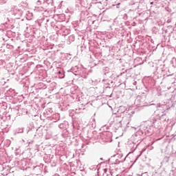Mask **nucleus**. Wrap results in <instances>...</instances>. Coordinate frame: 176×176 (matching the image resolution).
Wrapping results in <instances>:
<instances>
[{
  "instance_id": "1",
  "label": "nucleus",
  "mask_w": 176,
  "mask_h": 176,
  "mask_svg": "<svg viewBox=\"0 0 176 176\" xmlns=\"http://www.w3.org/2000/svg\"><path fill=\"white\" fill-rule=\"evenodd\" d=\"M58 74H59V78H60V79H63V78H64V76H65V74H61L60 71L58 72Z\"/></svg>"
},
{
  "instance_id": "2",
  "label": "nucleus",
  "mask_w": 176,
  "mask_h": 176,
  "mask_svg": "<svg viewBox=\"0 0 176 176\" xmlns=\"http://www.w3.org/2000/svg\"><path fill=\"white\" fill-rule=\"evenodd\" d=\"M151 5H153V2H151Z\"/></svg>"
}]
</instances>
